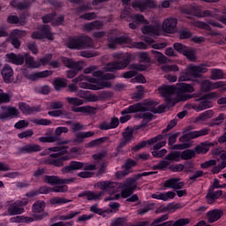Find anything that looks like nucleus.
<instances>
[{"instance_id":"6e6d98bb","label":"nucleus","mask_w":226,"mask_h":226,"mask_svg":"<svg viewBox=\"0 0 226 226\" xmlns=\"http://www.w3.org/2000/svg\"><path fill=\"white\" fill-rule=\"evenodd\" d=\"M132 19L135 21L136 24H144L145 26H147V24H149V21H147L142 14L132 15Z\"/></svg>"},{"instance_id":"20e7f679","label":"nucleus","mask_w":226,"mask_h":226,"mask_svg":"<svg viewBox=\"0 0 226 226\" xmlns=\"http://www.w3.org/2000/svg\"><path fill=\"white\" fill-rule=\"evenodd\" d=\"M207 68L203 65H190L180 76L179 80L185 82L186 80H193V79H200L202 73H207Z\"/></svg>"},{"instance_id":"6ab92c4d","label":"nucleus","mask_w":226,"mask_h":226,"mask_svg":"<svg viewBox=\"0 0 226 226\" xmlns=\"http://www.w3.org/2000/svg\"><path fill=\"white\" fill-rule=\"evenodd\" d=\"M129 70L123 73L124 79H132V77H135L137 75V72H144L146 71V65L139 64H132L129 66Z\"/></svg>"},{"instance_id":"f257e3e1","label":"nucleus","mask_w":226,"mask_h":226,"mask_svg":"<svg viewBox=\"0 0 226 226\" xmlns=\"http://www.w3.org/2000/svg\"><path fill=\"white\" fill-rule=\"evenodd\" d=\"M158 102L148 101L145 102H138L129 106L127 109H124L121 111V114L124 116V114H134L136 112H156V106Z\"/></svg>"},{"instance_id":"aec40b11","label":"nucleus","mask_w":226,"mask_h":226,"mask_svg":"<svg viewBox=\"0 0 226 226\" xmlns=\"http://www.w3.org/2000/svg\"><path fill=\"white\" fill-rule=\"evenodd\" d=\"M160 29H162V26L160 24H154L149 26H144L141 28L143 34H149L150 36H159Z\"/></svg>"},{"instance_id":"a18cd8bd","label":"nucleus","mask_w":226,"mask_h":226,"mask_svg":"<svg viewBox=\"0 0 226 226\" xmlns=\"http://www.w3.org/2000/svg\"><path fill=\"white\" fill-rule=\"evenodd\" d=\"M122 139L129 143L132 142L133 139V129L127 127L122 133Z\"/></svg>"},{"instance_id":"393cba45","label":"nucleus","mask_w":226,"mask_h":226,"mask_svg":"<svg viewBox=\"0 0 226 226\" xmlns=\"http://www.w3.org/2000/svg\"><path fill=\"white\" fill-rule=\"evenodd\" d=\"M132 39L126 36L114 37L109 39V48L116 49V45H123L124 43H130Z\"/></svg>"},{"instance_id":"2eb2a0df","label":"nucleus","mask_w":226,"mask_h":226,"mask_svg":"<svg viewBox=\"0 0 226 226\" xmlns=\"http://www.w3.org/2000/svg\"><path fill=\"white\" fill-rule=\"evenodd\" d=\"M176 27H177V19L167 18L163 20L162 29L163 33L167 34H173L176 33Z\"/></svg>"},{"instance_id":"338daca9","label":"nucleus","mask_w":226,"mask_h":226,"mask_svg":"<svg viewBox=\"0 0 226 226\" xmlns=\"http://www.w3.org/2000/svg\"><path fill=\"white\" fill-rule=\"evenodd\" d=\"M27 35V32L24 31V30H19V29H15L11 32V36H12V38H24V36Z\"/></svg>"},{"instance_id":"9b49d317","label":"nucleus","mask_w":226,"mask_h":226,"mask_svg":"<svg viewBox=\"0 0 226 226\" xmlns=\"http://www.w3.org/2000/svg\"><path fill=\"white\" fill-rule=\"evenodd\" d=\"M173 47L175 50H177V52H179V54H183V56H185V57H187V59H190V61H195V59H197L193 49L186 47L183 43L176 42L173 44Z\"/></svg>"},{"instance_id":"680f3d73","label":"nucleus","mask_w":226,"mask_h":226,"mask_svg":"<svg viewBox=\"0 0 226 226\" xmlns=\"http://www.w3.org/2000/svg\"><path fill=\"white\" fill-rule=\"evenodd\" d=\"M10 102H11V97L4 93L3 89H0V105L2 103H10Z\"/></svg>"},{"instance_id":"5fc2aeb1","label":"nucleus","mask_w":226,"mask_h":226,"mask_svg":"<svg viewBox=\"0 0 226 226\" xmlns=\"http://www.w3.org/2000/svg\"><path fill=\"white\" fill-rule=\"evenodd\" d=\"M152 54L154 56L155 59L160 63V64H165L167 63V56L162 54V52L152 50Z\"/></svg>"},{"instance_id":"4be33fe9","label":"nucleus","mask_w":226,"mask_h":226,"mask_svg":"<svg viewBox=\"0 0 226 226\" xmlns=\"http://www.w3.org/2000/svg\"><path fill=\"white\" fill-rule=\"evenodd\" d=\"M84 169V162L72 161L69 165L62 169L63 174H70L73 170H82Z\"/></svg>"},{"instance_id":"a878e982","label":"nucleus","mask_w":226,"mask_h":226,"mask_svg":"<svg viewBox=\"0 0 226 226\" xmlns=\"http://www.w3.org/2000/svg\"><path fill=\"white\" fill-rule=\"evenodd\" d=\"M222 195H223V192L222 190L215 191L214 187H209L206 199L209 204H213V202L217 199H220Z\"/></svg>"},{"instance_id":"a211bd4d","label":"nucleus","mask_w":226,"mask_h":226,"mask_svg":"<svg viewBox=\"0 0 226 226\" xmlns=\"http://www.w3.org/2000/svg\"><path fill=\"white\" fill-rule=\"evenodd\" d=\"M41 151V147L36 144H27L24 147H19L17 148L16 154H30L31 153H38Z\"/></svg>"},{"instance_id":"c9c22d12","label":"nucleus","mask_w":226,"mask_h":226,"mask_svg":"<svg viewBox=\"0 0 226 226\" xmlns=\"http://www.w3.org/2000/svg\"><path fill=\"white\" fill-rule=\"evenodd\" d=\"M62 133H68V127H57L55 131V136L53 137H57L56 142H58V144H68L70 141L61 140V139H59Z\"/></svg>"},{"instance_id":"bb28decb","label":"nucleus","mask_w":226,"mask_h":226,"mask_svg":"<svg viewBox=\"0 0 226 226\" xmlns=\"http://www.w3.org/2000/svg\"><path fill=\"white\" fill-rule=\"evenodd\" d=\"M7 63H11L12 64H16L17 66H20V64H24L25 57L23 55H17L15 53H10L6 55Z\"/></svg>"},{"instance_id":"f03ea898","label":"nucleus","mask_w":226,"mask_h":226,"mask_svg":"<svg viewBox=\"0 0 226 226\" xmlns=\"http://www.w3.org/2000/svg\"><path fill=\"white\" fill-rule=\"evenodd\" d=\"M112 57L116 60L105 65L106 72H114L115 70H124L130 64V56L124 53H114Z\"/></svg>"},{"instance_id":"0e129e2a","label":"nucleus","mask_w":226,"mask_h":226,"mask_svg":"<svg viewBox=\"0 0 226 226\" xmlns=\"http://www.w3.org/2000/svg\"><path fill=\"white\" fill-rule=\"evenodd\" d=\"M161 70L166 73H169V72H179V67H177L176 64H164L161 67Z\"/></svg>"},{"instance_id":"864d4df0","label":"nucleus","mask_w":226,"mask_h":226,"mask_svg":"<svg viewBox=\"0 0 226 226\" xmlns=\"http://www.w3.org/2000/svg\"><path fill=\"white\" fill-rule=\"evenodd\" d=\"M50 204H52V206H56V205H61V204H68V202H72V200L66 199V198H61V197H55L52 198L49 200Z\"/></svg>"},{"instance_id":"774afa93","label":"nucleus","mask_w":226,"mask_h":226,"mask_svg":"<svg viewBox=\"0 0 226 226\" xmlns=\"http://www.w3.org/2000/svg\"><path fill=\"white\" fill-rule=\"evenodd\" d=\"M39 141L43 143L57 142V136L41 137L39 138Z\"/></svg>"},{"instance_id":"8fccbe9b","label":"nucleus","mask_w":226,"mask_h":226,"mask_svg":"<svg viewBox=\"0 0 226 226\" xmlns=\"http://www.w3.org/2000/svg\"><path fill=\"white\" fill-rule=\"evenodd\" d=\"M136 89L138 90V92L134 93L132 98L135 102H139V100H142V98H144V87L138 86Z\"/></svg>"},{"instance_id":"412c9836","label":"nucleus","mask_w":226,"mask_h":226,"mask_svg":"<svg viewBox=\"0 0 226 226\" xmlns=\"http://www.w3.org/2000/svg\"><path fill=\"white\" fill-rule=\"evenodd\" d=\"M135 188H137V185H135V180H127L124 189L121 191L122 199H128V197L133 193Z\"/></svg>"},{"instance_id":"6e6552de","label":"nucleus","mask_w":226,"mask_h":226,"mask_svg":"<svg viewBox=\"0 0 226 226\" xmlns=\"http://www.w3.org/2000/svg\"><path fill=\"white\" fill-rule=\"evenodd\" d=\"M209 134V129L202 128L200 131H192L186 134H184L179 138V142H190L193 139H199V137H204Z\"/></svg>"},{"instance_id":"79ce46f5","label":"nucleus","mask_w":226,"mask_h":226,"mask_svg":"<svg viewBox=\"0 0 226 226\" xmlns=\"http://www.w3.org/2000/svg\"><path fill=\"white\" fill-rule=\"evenodd\" d=\"M213 89H215V83H213L211 80L206 79L201 82V91L203 93L213 91Z\"/></svg>"},{"instance_id":"37998d69","label":"nucleus","mask_w":226,"mask_h":226,"mask_svg":"<svg viewBox=\"0 0 226 226\" xmlns=\"http://www.w3.org/2000/svg\"><path fill=\"white\" fill-rule=\"evenodd\" d=\"M103 25L100 21H94L84 25L86 31H94V29H102Z\"/></svg>"},{"instance_id":"e2e57ef3","label":"nucleus","mask_w":226,"mask_h":226,"mask_svg":"<svg viewBox=\"0 0 226 226\" xmlns=\"http://www.w3.org/2000/svg\"><path fill=\"white\" fill-rule=\"evenodd\" d=\"M79 215H80V211H78V212L72 211L68 215H60L58 217V220H62V221L72 220V219L75 218V216H79Z\"/></svg>"},{"instance_id":"473e14b6","label":"nucleus","mask_w":226,"mask_h":226,"mask_svg":"<svg viewBox=\"0 0 226 226\" xmlns=\"http://www.w3.org/2000/svg\"><path fill=\"white\" fill-rule=\"evenodd\" d=\"M152 197L157 200L167 201L170 199H174V197H176V192L170 191L168 192H161L160 194H153Z\"/></svg>"},{"instance_id":"cd10ccee","label":"nucleus","mask_w":226,"mask_h":226,"mask_svg":"<svg viewBox=\"0 0 226 226\" xmlns=\"http://www.w3.org/2000/svg\"><path fill=\"white\" fill-rule=\"evenodd\" d=\"M119 126V118L113 117L110 119V122H102L99 125L100 130H114Z\"/></svg>"},{"instance_id":"f704fd0d","label":"nucleus","mask_w":226,"mask_h":226,"mask_svg":"<svg viewBox=\"0 0 226 226\" xmlns=\"http://www.w3.org/2000/svg\"><path fill=\"white\" fill-rule=\"evenodd\" d=\"M41 33L42 34V38H46L47 40H54V34L50 32V26L43 25L40 27Z\"/></svg>"},{"instance_id":"dca6fc26","label":"nucleus","mask_w":226,"mask_h":226,"mask_svg":"<svg viewBox=\"0 0 226 226\" xmlns=\"http://www.w3.org/2000/svg\"><path fill=\"white\" fill-rule=\"evenodd\" d=\"M96 69H97V67L94 65L87 67L84 69V73L86 75H87L89 73H93L94 77H101L102 79H103V80H112L113 79H116V76L114 74H112V73L103 74V72H102V71H94Z\"/></svg>"},{"instance_id":"603ef678","label":"nucleus","mask_w":226,"mask_h":226,"mask_svg":"<svg viewBox=\"0 0 226 226\" xmlns=\"http://www.w3.org/2000/svg\"><path fill=\"white\" fill-rule=\"evenodd\" d=\"M107 142V137L99 138L87 143V147H96V146H102Z\"/></svg>"},{"instance_id":"49530a36","label":"nucleus","mask_w":226,"mask_h":226,"mask_svg":"<svg viewBox=\"0 0 226 226\" xmlns=\"http://www.w3.org/2000/svg\"><path fill=\"white\" fill-rule=\"evenodd\" d=\"M215 116V112L213 110L208 109L203 113H201L197 118L196 121H207V119H211Z\"/></svg>"},{"instance_id":"c03bdc74","label":"nucleus","mask_w":226,"mask_h":226,"mask_svg":"<svg viewBox=\"0 0 226 226\" xmlns=\"http://www.w3.org/2000/svg\"><path fill=\"white\" fill-rule=\"evenodd\" d=\"M165 160L169 162H181V152H171L166 155Z\"/></svg>"},{"instance_id":"4d7b16f0","label":"nucleus","mask_w":226,"mask_h":226,"mask_svg":"<svg viewBox=\"0 0 226 226\" xmlns=\"http://www.w3.org/2000/svg\"><path fill=\"white\" fill-rule=\"evenodd\" d=\"M66 102L69 105H74L75 107L84 105V101L77 97H66Z\"/></svg>"},{"instance_id":"423d86ee","label":"nucleus","mask_w":226,"mask_h":226,"mask_svg":"<svg viewBox=\"0 0 226 226\" xmlns=\"http://www.w3.org/2000/svg\"><path fill=\"white\" fill-rule=\"evenodd\" d=\"M61 61L62 63H64V66L72 69L71 71H67L68 79H73L77 75V73H79V72L82 70V65L84 64L82 61L75 62L73 59L68 58L66 56H63L61 58Z\"/></svg>"},{"instance_id":"9d476101","label":"nucleus","mask_w":226,"mask_h":226,"mask_svg":"<svg viewBox=\"0 0 226 226\" xmlns=\"http://www.w3.org/2000/svg\"><path fill=\"white\" fill-rule=\"evenodd\" d=\"M64 154H68V150H63L62 152L49 154V156L45 159L44 163L53 165L54 167H63L64 163L61 161L60 156Z\"/></svg>"},{"instance_id":"3c124183","label":"nucleus","mask_w":226,"mask_h":226,"mask_svg":"<svg viewBox=\"0 0 226 226\" xmlns=\"http://www.w3.org/2000/svg\"><path fill=\"white\" fill-rule=\"evenodd\" d=\"M32 209L34 213H43L45 203L41 200H38L33 205Z\"/></svg>"},{"instance_id":"c85d7f7f","label":"nucleus","mask_w":226,"mask_h":226,"mask_svg":"<svg viewBox=\"0 0 226 226\" xmlns=\"http://www.w3.org/2000/svg\"><path fill=\"white\" fill-rule=\"evenodd\" d=\"M223 216V211L220 209H214L207 214V218L208 223H215V222H218Z\"/></svg>"},{"instance_id":"a19ab883","label":"nucleus","mask_w":226,"mask_h":226,"mask_svg":"<svg viewBox=\"0 0 226 226\" xmlns=\"http://www.w3.org/2000/svg\"><path fill=\"white\" fill-rule=\"evenodd\" d=\"M158 140H163V135L159 134V135L148 139L147 141H141L139 143V146L141 147V149H142L143 147H146V146H147V144L149 146H151L153 144H156V142H158Z\"/></svg>"},{"instance_id":"ddd939ff","label":"nucleus","mask_w":226,"mask_h":226,"mask_svg":"<svg viewBox=\"0 0 226 226\" xmlns=\"http://www.w3.org/2000/svg\"><path fill=\"white\" fill-rule=\"evenodd\" d=\"M157 4L154 0H145V1H134L132 2V8L136 10V11H146V10H149V8H156Z\"/></svg>"},{"instance_id":"052dcab7","label":"nucleus","mask_w":226,"mask_h":226,"mask_svg":"<svg viewBox=\"0 0 226 226\" xmlns=\"http://www.w3.org/2000/svg\"><path fill=\"white\" fill-rule=\"evenodd\" d=\"M68 84L65 79H56L54 81V87L56 91H59L63 87H66Z\"/></svg>"},{"instance_id":"58836bf2","label":"nucleus","mask_w":226,"mask_h":226,"mask_svg":"<svg viewBox=\"0 0 226 226\" xmlns=\"http://www.w3.org/2000/svg\"><path fill=\"white\" fill-rule=\"evenodd\" d=\"M11 6L17 8L18 10H27L31 6L30 2H19V0H13L11 2Z\"/></svg>"},{"instance_id":"4468645a","label":"nucleus","mask_w":226,"mask_h":226,"mask_svg":"<svg viewBox=\"0 0 226 226\" xmlns=\"http://www.w3.org/2000/svg\"><path fill=\"white\" fill-rule=\"evenodd\" d=\"M94 186L95 188H100L102 192H109V193H116L119 188V185L112 181H100Z\"/></svg>"},{"instance_id":"39448f33","label":"nucleus","mask_w":226,"mask_h":226,"mask_svg":"<svg viewBox=\"0 0 226 226\" xmlns=\"http://www.w3.org/2000/svg\"><path fill=\"white\" fill-rule=\"evenodd\" d=\"M29 200L23 198L22 200H16L14 202L7 201L6 207L8 215L10 216H17V215H22L24 213V206H27Z\"/></svg>"},{"instance_id":"0eeeda50","label":"nucleus","mask_w":226,"mask_h":226,"mask_svg":"<svg viewBox=\"0 0 226 226\" xmlns=\"http://www.w3.org/2000/svg\"><path fill=\"white\" fill-rule=\"evenodd\" d=\"M159 92L165 98L167 107H174L177 103V99L174 96L176 87L172 86L160 87Z\"/></svg>"},{"instance_id":"13d9d810","label":"nucleus","mask_w":226,"mask_h":226,"mask_svg":"<svg viewBox=\"0 0 226 226\" xmlns=\"http://www.w3.org/2000/svg\"><path fill=\"white\" fill-rule=\"evenodd\" d=\"M8 24H19L20 26H24V20H20V18L17 15H9L7 17Z\"/></svg>"},{"instance_id":"7c9ffc66","label":"nucleus","mask_w":226,"mask_h":226,"mask_svg":"<svg viewBox=\"0 0 226 226\" xmlns=\"http://www.w3.org/2000/svg\"><path fill=\"white\" fill-rule=\"evenodd\" d=\"M2 77L6 84H10L11 82V78L13 77V69L11 66L5 64L2 70Z\"/></svg>"},{"instance_id":"2f4dec72","label":"nucleus","mask_w":226,"mask_h":226,"mask_svg":"<svg viewBox=\"0 0 226 226\" xmlns=\"http://www.w3.org/2000/svg\"><path fill=\"white\" fill-rule=\"evenodd\" d=\"M126 222L127 220L125 217H118L111 222V226H128L126 225ZM129 226H147V222H140L137 225L131 224Z\"/></svg>"},{"instance_id":"c756f323","label":"nucleus","mask_w":226,"mask_h":226,"mask_svg":"<svg viewBox=\"0 0 226 226\" xmlns=\"http://www.w3.org/2000/svg\"><path fill=\"white\" fill-rule=\"evenodd\" d=\"M105 193L103 192H94L91 191H87L81 192L79 197H85L87 200H100L102 197H103Z\"/></svg>"},{"instance_id":"4c0bfd02","label":"nucleus","mask_w":226,"mask_h":226,"mask_svg":"<svg viewBox=\"0 0 226 226\" xmlns=\"http://www.w3.org/2000/svg\"><path fill=\"white\" fill-rule=\"evenodd\" d=\"M25 62L27 64L28 68H40L41 63L38 61H34V57L30 55H25Z\"/></svg>"},{"instance_id":"09e8293b","label":"nucleus","mask_w":226,"mask_h":226,"mask_svg":"<svg viewBox=\"0 0 226 226\" xmlns=\"http://www.w3.org/2000/svg\"><path fill=\"white\" fill-rule=\"evenodd\" d=\"M181 160H192L195 158V150L186 149L180 153Z\"/></svg>"},{"instance_id":"5701e85b","label":"nucleus","mask_w":226,"mask_h":226,"mask_svg":"<svg viewBox=\"0 0 226 226\" xmlns=\"http://www.w3.org/2000/svg\"><path fill=\"white\" fill-rule=\"evenodd\" d=\"M181 178H170L163 184L164 188H172L173 190H181L185 186V182H179Z\"/></svg>"},{"instance_id":"ea45409f","label":"nucleus","mask_w":226,"mask_h":226,"mask_svg":"<svg viewBox=\"0 0 226 226\" xmlns=\"http://www.w3.org/2000/svg\"><path fill=\"white\" fill-rule=\"evenodd\" d=\"M209 146H215V143H210L209 145L201 143L200 145L195 147L194 150L198 154H206V153L209 151Z\"/></svg>"},{"instance_id":"bf43d9fd","label":"nucleus","mask_w":226,"mask_h":226,"mask_svg":"<svg viewBox=\"0 0 226 226\" xmlns=\"http://www.w3.org/2000/svg\"><path fill=\"white\" fill-rule=\"evenodd\" d=\"M179 90L183 93H193V91H195V88H193V86L190 84L181 83L179 85Z\"/></svg>"},{"instance_id":"e433bc0d","label":"nucleus","mask_w":226,"mask_h":226,"mask_svg":"<svg viewBox=\"0 0 226 226\" xmlns=\"http://www.w3.org/2000/svg\"><path fill=\"white\" fill-rule=\"evenodd\" d=\"M62 133H68V127H57L55 131V136L53 137H57L56 142H58V144H68L70 141L61 140V139H59Z\"/></svg>"},{"instance_id":"72a5a7b5","label":"nucleus","mask_w":226,"mask_h":226,"mask_svg":"<svg viewBox=\"0 0 226 226\" xmlns=\"http://www.w3.org/2000/svg\"><path fill=\"white\" fill-rule=\"evenodd\" d=\"M44 183L54 186L56 185H61L62 178L58 176H49L46 175L43 177Z\"/></svg>"},{"instance_id":"b1692460","label":"nucleus","mask_w":226,"mask_h":226,"mask_svg":"<svg viewBox=\"0 0 226 226\" xmlns=\"http://www.w3.org/2000/svg\"><path fill=\"white\" fill-rule=\"evenodd\" d=\"M137 166V162L132 160V159H128L126 161V162L124 163V169L125 170H122V171H118L116 173V177L117 179H121V177H124L125 176H128V174H130V170L132 167H136Z\"/></svg>"},{"instance_id":"1a4fd4ad","label":"nucleus","mask_w":226,"mask_h":226,"mask_svg":"<svg viewBox=\"0 0 226 226\" xmlns=\"http://www.w3.org/2000/svg\"><path fill=\"white\" fill-rule=\"evenodd\" d=\"M2 112H0V121H6V119H14L20 116V111L15 107L8 106L2 107Z\"/></svg>"},{"instance_id":"f3484780","label":"nucleus","mask_w":226,"mask_h":226,"mask_svg":"<svg viewBox=\"0 0 226 226\" xmlns=\"http://www.w3.org/2000/svg\"><path fill=\"white\" fill-rule=\"evenodd\" d=\"M177 137H179V132H176L175 134H172L169 137L168 146L170 147V149L181 150V149H188L192 147L191 143H183V144L174 145L177 141Z\"/></svg>"},{"instance_id":"7ed1b4c3","label":"nucleus","mask_w":226,"mask_h":226,"mask_svg":"<svg viewBox=\"0 0 226 226\" xmlns=\"http://www.w3.org/2000/svg\"><path fill=\"white\" fill-rule=\"evenodd\" d=\"M93 39L87 35L71 37L67 43L68 49L76 50H84V49H89L90 47H93Z\"/></svg>"},{"instance_id":"69168bd1","label":"nucleus","mask_w":226,"mask_h":226,"mask_svg":"<svg viewBox=\"0 0 226 226\" xmlns=\"http://www.w3.org/2000/svg\"><path fill=\"white\" fill-rule=\"evenodd\" d=\"M112 87V83H110L109 81L107 80H102L99 85H95V87H94V89L96 90H100V89H108Z\"/></svg>"},{"instance_id":"de8ad7c7","label":"nucleus","mask_w":226,"mask_h":226,"mask_svg":"<svg viewBox=\"0 0 226 226\" xmlns=\"http://www.w3.org/2000/svg\"><path fill=\"white\" fill-rule=\"evenodd\" d=\"M211 80H220L221 79H223V71L222 69H213L211 71Z\"/></svg>"},{"instance_id":"f8f14e48","label":"nucleus","mask_w":226,"mask_h":226,"mask_svg":"<svg viewBox=\"0 0 226 226\" xmlns=\"http://www.w3.org/2000/svg\"><path fill=\"white\" fill-rule=\"evenodd\" d=\"M215 98H218V94L215 92H212L207 95H204L201 99H199L202 101L200 102V105L196 106V108L199 110H206V109H211V107H213V102L211 100H215Z\"/></svg>"}]
</instances>
